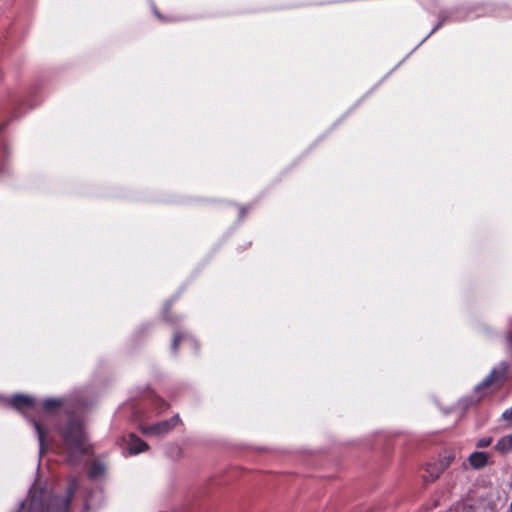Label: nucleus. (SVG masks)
Instances as JSON below:
<instances>
[{"label":"nucleus","instance_id":"nucleus-28","mask_svg":"<svg viewBox=\"0 0 512 512\" xmlns=\"http://www.w3.org/2000/svg\"><path fill=\"white\" fill-rule=\"evenodd\" d=\"M150 6H151V10L153 12V14L161 21L163 22H166V21H169L168 18H166L163 14L160 13V11L157 9L155 3L153 1H151L150 3Z\"/></svg>","mask_w":512,"mask_h":512},{"label":"nucleus","instance_id":"nucleus-12","mask_svg":"<svg viewBox=\"0 0 512 512\" xmlns=\"http://www.w3.org/2000/svg\"><path fill=\"white\" fill-rule=\"evenodd\" d=\"M155 324V321H144L140 323L132 332L130 342L135 346L144 344L151 335Z\"/></svg>","mask_w":512,"mask_h":512},{"label":"nucleus","instance_id":"nucleus-17","mask_svg":"<svg viewBox=\"0 0 512 512\" xmlns=\"http://www.w3.org/2000/svg\"><path fill=\"white\" fill-rule=\"evenodd\" d=\"M444 471L440 468L437 462L430 463L427 465L425 469V474L423 475V479L425 482H434L436 481L440 475Z\"/></svg>","mask_w":512,"mask_h":512},{"label":"nucleus","instance_id":"nucleus-31","mask_svg":"<svg viewBox=\"0 0 512 512\" xmlns=\"http://www.w3.org/2000/svg\"><path fill=\"white\" fill-rule=\"evenodd\" d=\"M441 410H442V412H443V414H444V415H449V414H451V413H453V412L457 411V408H456L455 404H453V405H451V406H448V407L442 408Z\"/></svg>","mask_w":512,"mask_h":512},{"label":"nucleus","instance_id":"nucleus-13","mask_svg":"<svg viewBox=\"0 0 512 512\" xmlns=\"http://www.w3.org/2000/svg\"><path fill=\"white\" fill-rule=\"evenodd\" d=\"M483 398V395H475V394H468L460 399L455 403V406L457 408V412L459 413L460 417H463L467 410L475 405L478 404Z\"/></svg>","mask_w":512,"mask_h":512},{"label":"nucleus","instance_id":"nucleus-22","mask_svg":"<svg viewBox=\"0 0 512 512\" xmlns=\"http://www.w3.org/2000/svg\"><path fill=\"white\" fill-rule=\"evenodd\" d=\"M162 320L165 323H167L168 325H170L171 327H173L175 329V331H180L178 328H179V324L183 320V316L182 315H170L169 314V315L163 317Z\"/></svg>","mask_w":512,"mask_h":512},{"label":"nucleus","instance_id":"nucleus-2","mask_svg":"<svg viewBox=\"0 0 512 512\" xmlns=\"http://www.w3.org/2000/svg\"><path fill=\"white\" fill-rule=\"evenodd\" d=\"M66 414L67 419L56 426V431L63 443L66 463L79 466L86 456L94 454V450L84 420L73 412Z\"/></svg>","mask_w":512,"mask_h":512},{"label":"nucleus","instance_id":"nucleus-21","mask_svg":"<svg viewBox=\"0 0 512 512\" xmlns=\"http://www.w3.org/2000/svg\"><path fill=\"white\" fill-rule=\"evenodd\" d=\"M504 339L506 343V349L512 353V316L507 320V327L504 332Z\"/></svg>","mask_w":512,"mask_h":512},{"label":"nucleus","instance_id":"nucleus-14","mask_svg":"<svg viewBox=\"0 0 512 512\" xmlns=\"http://www.w3.org/2000/svg\"><path fill=\"white\" fill-rule=\"evenodd\" d=\"M467 460L474 470H480L489 463L488 453L485 451H473Z\"/></svg>","mask_w":512,"mask_h":512},{"label":"nucleus","instance_id":"nucleus-26","mask_svg":"<svg viewBox=\"0 0 512 512\" xmlns=\"http://www.w3.org/2000/svg\"><path fill=\"white\" fill-rule=\"evenodd\" d=\"M491 384L489 383V381L484 378L480 383H478L477 385L474 386L473 388V394L475 395H481L480 392L484 389V388H487L488 386H490Z\"/></svg>","mask_w":512,"mask_h":512},{"label":"nucleus","instance_id":"nucleus-34","mask_svg":"<svg viewBox=\"0 0 512 512\" xmlns=\"http://www.w3.org/2000/svg\"><path fill=\"white\" fill-rule=\"evenodd\" d=\"M507 512H512V500H511V503L509 505V508H508Z\"/></svg>","mask_w":512,"mask_h":512},{"label":"nucleus","instance_id":"nucleus-30","mask_svg":"<svg viewBox=\"0 0 512 512\" xmlns=\"http://www.w3.org/2000/svg\"><path fill=\"white\" fill-rule=\"evenodd\" d=\"M501 417L505 421L512 422V405L509 408H507L506 410H504Z\"/></svg>","mask_w":512,"mask_h":512},{"label":"nucleus","instance_id":"nucleus-32","mask_svg":"<svg viewBox=\"0 0 512 512\" xmlns=\"http://www.w3.org/2000/svg\"><path fill=\"white\" fill-rule=\"evenodd\" d=\"M77 404L82 406V407H88L89 406V403L85 402L82 399H77Z\"/></svg>","mask_w":512,"mask_h":512},{"label":"nucleus","instance_id":"nucleus-27","mask_svg":"<svg viewBox=\"0 0 512 512\" xmlns=\"http://www.w3.org/2000/svg\"><path fill=\"white\" fill-rule=\"evenodd\" d=\"M492 437L491 436H487V437H483V438H480L477 442H476V447L477 448H486L488 447L491 443H492Z\"/></svg>","mask_w":512,"mask_h":512},{"label":"nucleus","instance_id":"nucleus-3","mask_svg":"<svg viewBox=\"0 0 512 512\" xmlns=\"http://www.w3.org/2000/svg\"><path fill=\"white\" fill-rule=\"evenodd\" d=\"M0 401L18 412L33 428L38 440L39 460L49 447V431L42 421L27 414V410H36L37 398L26 393L17 392L11 396L0 394Z\"/></svg>","mask_w":512,"mask_h":512},{"label":"nucleus","instance_id":"nucleus-20","mask_svg":"<svg viewBox=\"0 0 512 512\" xmlns=\"http://www.w3.org/2000/svg\"><path fill=\"white\" fill-rule=\"evenodd\" d=\"M181 292H182V290H179L170 299L165 301V303L162 306V310H161V318L170 314V310H171L174 302L179 298Z\"/></svg>","mask_w":512,"mask_h":512},{"label":"nucleus","instance_id":"nucleus-24","mask_svg":"<svg viewBox=\"0 0 512 512\" xmlns=\"http://www.w3.org/2000/svg\"><path fill=\"white\" fill-rule=\"evenodd\" d=\"M455 460L454 452H449L448 454L441 456L436 462L440 466V468L445 471L451 463Z\"/></svg>","mask_w":512,"mask_h":512},{"label":"nucleus","instance_id":"nucleus-6","mask_svg":"<svg viewBox=\"0 0 512 512\" xmlns=\"http://www.w3.org/2000/svg\"><path fill=\"white\" fill-rule=\"evenodd\" d=\"M436 31L433 28L429 33L409 52L406 56L399 61L389 72H387L373 87H371L363 96H361L343 115H341L329 129L319 136V138L309 147V151L325 139L337 126H339L351 113H353L372 93H374L390 75L396 71L430 36Z\"/></svg>","mask_w":512,"mask_h":512},{"label":"nucleus","instance_id":"nucleus-18","mask_svg":"<svg viewBox=\"0 0 512 512\" xmlns=\"http://www.w3.org/2000/svg\"><path fill=\"white\" fill-rule=\"evenodd\" d=\"M105 471L106 467L103 462L93 461L87 469V476L90 480H95L102 477L105 474Z\"/></svg>","mask_w":512,"mask_h":512},{"label":"nucleus","instance_id":"nucleus-25","mask_svg":"<svg viewBox=\"0 0 512 512\" xmlns=\"http://www.w3.org/2000/svg\"><path fill=\"white\" fill-rule=\"evenodd\" d=\"M239 209V214L237 221L235 222L234 226L232 227L230 234L241 224V222L245 219L247 214V207L244 205H237Z\"/></svg>","mask_w":512,"mask_h":512},{"label":"nucleus","instance_id":"nucleus-7","mask_svg":"<svg viewBox=\"0 0 512 512\" xmlns=\"http://www.w3.org/2000/svg\"><path fill=\"white\" fill-rule=\"evenodd\" d=\"M471 20L481 17H512V5L508 2L480 1L468 3Z\"/></svg>","mask_w":512,"mask_h":512},{"label":"nucleus","instance_id":"nucleus-15","mask_svg":"<svg viewBox=\"0 0 512 512\" xmlns=\"http://www.w3.org/2000/svg\"><path fill=\"white\" fill-rule=\"evenodd\" d=\"M509 363L507 361H501L498 366L491 369L490 373L485 377L490 384L496 381H502L506 378Z\"/></svg>","mask_w":512,"mask_h":512},{"label":"nucleus","instance_id":"nucleus-19","mask_svg":"<svg viewBox=\"0 0 512 512\" xmlns=\"http://www.w3.org/2000/svg\"><path fill=\"white\" fill-rule=\"evenodd\" d=\"M494 449L502 455L507 454L512 450V432L510 434L502 436L496 442Z\"/></svg>","mask_w":512,"mask_h":512},{"label":"nucleus","instance_id":"nucleus-8","mask_svg":"<svg viewBox=\"0 0 512 512\" xmlns=\"http://www.w3.org/2000/svg\"><path fill=\"white\" fill-rule=\"evenodd\" d=\"M35 482H37V479H34V482L32 483V485L29 487V489H28V491H27L26 499H24V500H23V501H25V507H24V511H25V512L28 510V508H29V504H30V498H29V491H30V489H32V488H33V489H35V490H37V489H44L47 493L53 494V495H54L55 497H57L59 500H64V499L66 498V496H67V491H68L69 487H70L71 485H73V484H74L73 494H72V496H71V498H70V501H69V504H68V509H67V512H69V511H70L72 500H73V498H74V496H75L76 492H77V491H78V489H79V481H78L77 477L72 476V477H69V478L67 479V485H66V487H65V489H64V495H63V496L58 495V494H57L54 490H52V489H47V488H46V487H44V486H37Z\"/></svg>","mask_w":512,"mask_h":512},{"label":"nucleus","instance_id":"nucleus-29","mask_svg":"<svg viewBox=\"0 0 512 512\" xmlns=\"http://www.w3.org/2000/svg\"><path fill=\"white\" fill-rule=\"evenodd\" d=\"M437 18H438V21L437 23L433 26V31H438L443 25H445L447 22H446V19L444 16H442V14L440 12H438L437 14Z\"/></svg>","mask_w":512,"mask_h":512},{"label":"nucleus","instance_id":"nucleus-11","mask_svg":"<svg viewBox=\"0 0 512 512\" xmlns=\"http://www.w3.org/2000/svg\"><path fill=\"white\" fill-rule=\"evenodd\" d=\"M149 449V444L140 438L135 433H129L126 440V445L123 450V455L125 457L128 456H136L143 452H146Z\"/></svg>","mask_w":512,"mask_h":512},{"label":"nucleus","instance_id":"nucleus-16","mask_svg":"<svg viewBox=\"0 0 512 512\" xmlns=\"http://www.w3.org/2000/svg\"><path fill=\"white\" fill-rule=\"evenodd\" d=\"M65 404L64 399L60 397H48L42 401V408L45 413L52 414L62 408Z\"/></svg>","mask_w":512,"mask_h":512},{"label":"nucleus","instance_id":"nucleus-33","mask_svg":"<svg viewBox=\"0 0 512 512\" xmlns=\"http://www.w3.org/2000/svg\"><path fill=\"white\" fill-rule=\"evenodd\" d=\"M249 246H251V242H248L246 245L239 246L238 247V251L241 252V251H243L244 249H246Z\"/></svg>","mask_w":512,"mask_h":512},{"label":"nucleus","instance_id":"nucleus-9","mask_svg":"<svg viewBox=\"0 0 512 512\" xmlns=\"http://www.w3.org/2000/svg\"><path fill=\"white\" fill-rule=\"evenodd\" d=\"M439 12L445 17L447 23H461L471 20L468 3L441 8Z\"/></svg>","mask_w":512,"mask_h":512},{"label":"nucleus","instance_id":"nucleus-10","mask_svg":"<svg viewBox=\"0 0 512 512\" xmlns=\"http://www.w3.org/2000/svg\"><path fill=\"white\" fill-rule=\"evenodd\" d=\"M180 341H187L193 353L196 356L199 355L201 345L200 342L196 339V337L186 331H175L170 345V352L173 356H176L178 354Z\"/></svg>","mask_w":512,"mask_h":512},{"label":"nucleus","instance_id":"nucleus-4","mask_svg":"<svg viewBox=\"0 0 512 512\" xmlns=\"http://www.w3.org/2000/svg\"><path fill=\"white\" fill-rule=\"evenodd\" d=\"M36 105V101L18 91H12L8 95L10 118L0 124V180H6L12 175L9 163V149L4 131L13 119L21 117L26 111L34 108Z\"/></svg>","mask_w":512,"mask_h":512},{"label":"nucleus","instance_id":"nucleus-1","mask_svg":"<svg viewBox=\"0 0 512 512\" xmlns=\"http://www.w3.org/2000/svg\"><path fill=\"white\" fill-rule=\"evenodd\" d=\"M144 397L130 405L131 418L139 422L138 429L146 436L163 437L171 432L181 421L178 413L172 417L157 421L151 425H144L142 422L148 420L152 413L161 414L169 408V403L163 398L150 391L149 385L143 389Z\"/></svg>","mask_w":512,"mask_h":512},{"label":"nucleus","instance_id":"nucleus-5","mask_svg":"<svg viewBox=\"0 0 512 512\" xmlns=\"http://www.w3.org/2000/svg\"><path fill=\"white\" fill-rule=\"evenodd\" d=\"M73 490L74 484L69 487L66 498L59 500L44 489L35 490L32 488L29 491L30 504L26 512H67ZM24 507L25 501H20L15 512H25Z\"/></svg>","mask_w":512,"mask_h":512},{"label":"nucleus","instance_id":"nucleus-23","mask_svg":"<svg viewBox=\"0 0 512 512\" xmlns=\"http://www.w3.org/2000/svg\"><path fill=\"white\" fill-rule=\"evenodd\" d=\"M93 494H94L93 490L88 491L87 496L83 501L82 509L80 512H91V511L95 512L101 507V505H99L98 507H94L91 504V498H92Z\"/></svg>","mask_w":512,"mask_h":512}]
</instances>
